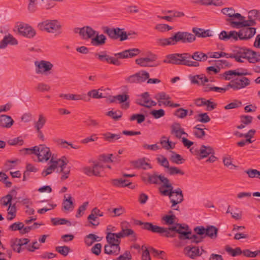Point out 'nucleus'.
Segmentation results:
<instances>
[{
  "instance_id": "52",
  "label": "nucleus",
  "mask_w": 260,
  "mask_h": 260,
  "mask_svg": "<svg viewBox=\"0 0 260 260\" xmlns=\"http://www.w3.org/2000/svg\"><path fill=\"white\" fill-rule=\"evenodd\" d=\"M46 122V118L43 115V114H40L39 115V119L37 122L35 123V127L36 129H41L45 125Z\"/></svg>"
},
{
  "instance_id": "62",
  "label": "nucleus",
  "mask_w": 260,
  "mask_h": 260,
  "mask_svg": "<svg viewBox=\"0 0 260 260\" xmlns=\"http://www.w3.org/2000/svg\"><path fill=\"white\" fill-rule=\"evenodd\" d=\"M242 105V102L238 100H235L233 102L229 103L224 107V109L229 110L235 108H238L241 107Z\"/></svg>"
},
{
  "instance_id": "54",
  "label": "nucleus",
  "mask_w": 260,
  "mask_h": 260,
  "mask_svg": "<svg viewBox=\"0 0 260 260\" xmlns=\"http://www.w3.org/2000/svg\"><path fill=\"white\" fill-rule=\"evenodd\" d=\"M24 226V224L21 222H14L9 227V230L11 231H19L21 235V232Z\"/></svg>"
},
{
  "instance_id": "34",
  "label": "nucleus",
  "mask_w": 260,
  "mask_h": 260,
  "mask_svg": "<svg viewBox=\"0 0 260 260\" xmlns=\"http://www.w3.org/2000/svg\"><path fill=\"white\" fill-rule=\"evenodd\" d=\"M192 32L194 34L195 36L198 37L206 38L212 36L209 29L205 30L203 28L193 27Z\"/></svg>"
},
{
  "instance_id": "50",
  "label": "nucleus",
  "mask_w": 260,
  "mask_h": 260,
  "mask_svg": "<svg viewBox=\"0 0 260 260\" xmlns=\"http://www.w3.org/2000/svg\"><path fill=\"white\" fill-rule=\"evenodd\" d=\"M193 231L196 233L195 235H199V237H203L204 239L206 237L207 226L204 227L202 225L197 226L194 228Z\"/></svg>"
},
{
  "instance_id": "8",
  "label": "nucleus",
  "mask_w": 260,
  "mask_h": 260,
  "mask_svg": "<svg viewBox=\"0 0 260 260\" xmlns=\"http://www.w3.org/2000/svg\"><path fill=\"white\" fill-rule=\"evenodd\" d=\"M38 27L42 31L53 34L60 30L61 28V25L57 20H46L40 22Z\"/></svg>"
},
{
  "instance_id": "10",
  "label": "nucleus",
  "mask_w": 260,
  "mask_h": 260,
  "mask_svg": "<svg viewBox=\"0 0 260 260\" xmlns=\"http://www.w3.org/2000/svg\"><path fill=\"white\" fill-rule=\"evenodd\" d=\"M149 78V74L145 71H141L125 78L128 83H138L145 82Z\"/></svg>"
},
{
  "instance_id": "41",
  "label": "nucleus",
  "mask_w": 260,
  "mask_h": 260,
  "mask_svg": "<svg viewBox=\"0 0 260 260\" xmlns=\"http://www.w3.org/2000/svg\"><path fill=\"white\" fill-rule=\"evenodd\" d=\"M103 136L105 141L109 143H113L115 140H118L120 138V134H112L110 132L103 134Z\"/></svg>"
},
{
  "instance_id": "64",
  "label": "nucleus",
  "mask_w": 260,
  "mask_h": 260,
  "mask_svg": "<svg viewBox=\"0 0 260 260\" xmlns=\"http://www.w3.org/2000/svg\"><path fill=\"white\" fill-rule=\"evenodd\" d=\"M193 133L194 136L198 139H203L206 135L204 128L202 127H197V126H194L193 127Z\"/></svg>"
},
{
  "instance_id": "58",
  "label": "nucleus",
  "mask_w": 260,
  "mask_h": 260,
  "mask_svg": "<svg viewBox=\"0 0 260 260\" xmlns=\"http://www.w3.org/2000/svg\"><path fill=\"white\" fill-rule=\"evenodd\" d=\"M244 18V17L243 16L242 18H238L239 21L237 22L234 21L233 18H229L227 19V21L231 23V25L232 26V27L235 28H241L243 27V19Z\"/></svg>"
},
{
  "instance_id": "56",
  "label": "nucleus",
  "mask_w": 260,
  "mask_h": 260,
  "mask_svg": "<svg viewBox=\"0 0 260 260\" xmlns=\"http://www.w3.org/2000/svg\"><path fill=\"white\" fill-rule=\"evenodd\" d=\"M51 221L53 225H62L69 223V225H71V222L65 218H52Z\"/></svg>"
},
{
  "instance_id": "51",
  "label": "nucleus",
  "mask_w": 260,
  "mask_h": 260,
  "mask_svg": "<svg viewBox=\"0 0 260 260\" xmlns=\"http://www.w3.org/2000/svg\"><path fill=\"white\" fill-rule=\"evenodd\" d=\"M158 45L161 46H173V42L172 40V37L168 38L158 39L156 40Z\"/></svg>"
},
{
  "instance_id": "38",
  "label": "nucleus",
  "mask_w": 260,
  "mask_h": 260,
  "mask_svg": "<svg viewBox=\"0 0 260 260\" xmlns=\"http://www.w3.org/2000/svg\"><path fill=\"white\" fill-rule=\"evenodd\" d=\"M120 249L116 246H113L110 244H106L104 246V253L109 255H117L120 252Z\"/></svg>"
},
{
  "instance_id": "11",
  "label": "nucleus",
  "mask_w": 260,
  "mask_h": 260,
  "mask_svg": "<svg viewBox=\"0 0 260 260\" xmlns=\"http://www.w3.org/2000/svg\"><path fill=\"white\" fill-rule=\"evenodd\" d=\"M165 178L161 174L157 175L156 172H154L153 174L146 173L141 176V179L144 182L150 184H157L159 183V180L162 183Z\"/></svg>"
},
{
  "instance_id": "46",
  "label": "nucleus",
  "mask_w": 260,
  "mask_h": 260,
  "mask_svg": "<svg viewBox=\"0 0 260 260\" xmlns=\"http://www.w3.org/2000/svg\"><path fill=\"white\" fill-rule=\"evenodd\" d=\"M183 34L182 31H179L175 32L172 36V40L173 42L174 45H176L178 43H181L183 44Z\"/></svg>"
},
{
  "instance_id": "63",
  "label": "nucleus",
  "mask_w": 260,
  "mask_h": 260,
  "mask_svg": "<svg viewBox=\"0 0 260 260\" xmlns=\"http://www.w3.org/2000/svg\"><path fill=\"white\" fill-rule=\"evenodd\" d=\"M86 96L88 97L90 99V98H92L93 99H101L103 98L104 96H103V94L99 92V90L93 89L87 92V94Z\"/></svg>"
},
{
  "instance_id": "30",
  "label": "nucleus",
  "mask_w": 260,
  "mask_h": 260,
  "mask_svg": "<svg viewBox=\"0 0 260 260\" xmlns=\"http://www.w3.org/2000/svg\"><path fill=\"white\" fill-rule=\"evenodd\" d=\"M67 163L62 159H59L58 167L60 168V172L63 174L61 176L60 179L63 181L69 177L70 170L69 168L65 170Z\"/></svg>"
},
{
  "instance_id": "17",
  "label": "nucleus",
  "mask_w": 260,
  "mask_h": 260,
  "mask_svg": "<svg viewBox=\"0 0 260 260\" xmlns=\"http://www.w3.org/2000/svg\"><path fill=\"white\" fill-rule=\"evenodd\" d=\"M157 59L156 55L151 53L149 57H141L136 59V63L142 67H147L149 66L150 62H154Z\"/></svg>"
},
{
  "instance_id": "3",
  "label": "nucleus",
  "mask_w": 260,
  "mask_h": 260,
  "mask_svg": "<svg viewBox=\"0 0 260 260\" xmlns=\"http://www.w3.org/2000/svg\"><path fill=\"white\" fill-rule=\"evenodd\" d=\"M168 232L167 238H174L177 234H179L178 238L180 240H186L189 238V235L192 234L189 226L187 224H182L176 223L174 225L168 227Z\"/></svg>"
},
{
  "instance_id": "33",
  "label": "nucleus",
  "mask_w": 260,
  "mask_h": 260,
  "mask_svg": "<svg viewBox=\"0 0 260 260\" xmlns=\"http://www.w3.org/2000/svg\"><path fill=\"white\" fill-rule=\"evenodd\" d=\"M238 49H235L233 55H237L238 56H244L248 61V57L250 55L251 50L245 47H236Z\"/></svg>"
},
{
  "instance_id": "60",
  "label": "nucleus",
  "mask_w": 260,
  "mask_h": 260,
  "mask_svg": "<svg viewBox=\"0 0 260 260\" xmlns=\"http://www.w3.org/2000/svg\"><path fill=\"white\" fill-rule=\"evenodd\" d=\"M70 250V248L67 246H57L55 247V251L63 256H67Z\"/></svg>"
},
{
  "instance_id": "24",
  "label": "nucleus",
  "mask_w": 260,
  "mask_h": 260,
  "mask_svg": "<svg viewBox=\"0 0 260 260\" xmlns=\"http://www.w3.org/2000/svg\"><path fill=\"white\" fill-rule=\"evenodd\" d=\"M184 251L186 252V255L192 259L202 254V253L200 252L199 247L187 246L184 248Z\"/></svg>"
},
{
  "instance_id": "28",
  "label": "nucleus",
  "mask_w": 260,
  "mask_h": 260,
  "mask_svg": "<svg viewBox=\"0 0 260 260\" xmlns=\"http://www.w3.org/2000/svg\"><path fill=\"white\" fill-rule=\"evenodd\" d=\"M189 56L188 60L193 59L198 62V61H205L208 59V55L201 51H196L192 54L189 53Z\"/></svg>"
},
{
  "instance_id": "26",
  "label": "nucleus",
  "mask_w": 260,
  "mask_h": 260,
  "mask_svg": "<svg viewBox=\"0 0 260 260\" xmlns=\"http://www.w3.org/2000/svg\"><path fill=\"white\" fill-rule=\"evenodd\" d=\"M14 123V121L10 116L6 115H0V127L10 128Z\"/></svg>"
},
{
  "instance_id": "6",
  "label": "nucleus",
  "mask_w": 260,
  "mask_h": 260,
  "mask_svg": "<svg viewBox=\"0 0 260 260\" xmlns=\"http://www.w3.org/2000/svg\"><path fill=\"white\" fill-rule=\"evenodd\" d=\"M159 191L161 195L168 196L170 198L173 196V194H176V197L183 196L181 188H177L174 189L173 186L170 183L169 179L166 177L163 181L162 184L159 188Z\"/></svg>"
},
{
  "instance_id": "16",
  "label": "nucleus",
  "mask_w": 260,
  "mask_h": 260,
  "mask_svg": "<svg viewBox=\"0 0 260 260\" xmlns=\"http://www.w3.org/2000/svg\"><path fill=\"white\" fill-rule=\"evenodd\" d=\"M36 66V72L37 74H42L52 69L53 64L49 61L41 60L40 62L36 61L35 62Z\"/></svg>"
},
{
  "instance_id": "61",
  "label": "nucleus",
  "mask_w": 260,
  "mask_h": 260,
  "mask_svg": "<svg viewBox=\"0 0 260 260\" xmlns=\"http://www.w3.org/2000/svg\"><path fill=\"white\" fill-rule=\"evenodd\" d=\"M136 120L138 124L144 122L145 120V115L143 114H134L129 118L130 121Z\"/></svg>"
},
{
  "instance_id": "32",
  "label": "nucleus",
  "mask_w": 260,
  "mask_h": 260,
  "mask_svg": "<svg viewBox=\"0 0 260 260\" xmlns=\"http://www.w3.org/2000/svg\"><path fill=\"white\" fill-rule=\"evenodd\" d=\"M218 229L212 225L207 226L206 237H209L211 239H215L218 236Z\"/></svg>"
},
{
  "instance_id": "4",
  "label": "nucleus",
  "mask_w": 260,
  "mask_h": 260,
  "mask_svg": "<svg viewBox=\"0 0 260 260\" xmlns=\"http://www.w3.org/2000/svg\"><path fill=\"white\" fill-rule=\"evenodd\" d=\"M26 153L34 154L38 156L40 162L47 161L51 156V153L49 147L45 145H40L30 148H25Z\"/></svg>"
},
{
  "instance_id": "7",
  "label": "nucleus",
  "mask_w": 260,
  "mask_h": 260,
  "mask_svg": "<svg viewBox=\"0 0 260 260\" xmlns=\"http://www.w3.org/2000/svg\"><path fill=\"white\" fill-rule=\"evenodd\" d=\"M104 32L112 40H117L119 38L120 41H123L128 39V35L123 29L119 27L109 28L108 26H104L102 28Z\"/></svg>"
},
{
  "instance_id": "18",
  "label": "nucleus",
  "mask_w": 260,
  "mask_h": 260,
  "mask_svg": "<svg viewBox=\"0 0 260 260\" xmlns=\"http://www.w3.org/2000/svg\"><path fill=\"white\" fill-rule=\"evenodd\" d=\"M145 157L139 158L137 160H133L131 164L133 167L135 169L146 170L147 168L151 169L152 167L150 164L146 162Z\"/></svg>"
},
{
  "instance_id": "22",
  "label": "nucleus",
  "mask_w": 260,
  "mask_h": 260,
  "mask_svg": "<svg viewBox=\"0 0 260 260\" xmlns=\"http://www.w3.org/2000/svg\"><path fill=\"white\" fill-rule=\"evenodd\" d=\"M130 226L131 225L129 223L126 221H123L121 223V230L124 237L132 236L134 240H136L137 238L136 234L133 230L129 229Z\"/></svg>"
},
{
  "instance_id": "5",
  "label": "nucleus",
  "mask_w": 260,
  "mask_h": 260,
  "mask_svg": "<svg viewBox=\"0 0 260 260\" xmlns=\"http://www.w3.org/2000/svg\"><path fill=\"white\" fill-rule=\"evenodd\" d=\"M134 223L136 225L142 226V229L143 230L149 231L154 233H158L160 234L161 236L167 238V235H168V228L154 225L151 222H144L137 219L134 220Z\"/></svg>"
},
{
  "instance_id": "45",
  "label": "nucleus",
  "mask_w": 260,
  "mask_h": 260,
  "mask_svg": "<svg viewBox=\"0 0 260 260\" xmlns=\"http://www.w3.org/2000/svg\"><path fill=\"white\" fill-rule=\"evenodd\" d=\"M8 214L9 215H11V216H8L7 219L8 220H13L16 216V212H17V209H16V204L14 203L13 204H10V205H9V207L7 209Z\"/></svg>"
},
{
  "instance_id": "13",
  "label": "nucleus",
  "mask_w": 260,
  "mask_h": 260,
  "mask_svg": "<svg viewBox=\"0 0 260 260\" xmlns=\"http://www.w3.org/2000/svg\"><path fill=\"white\" fill-rule=\"evenodd\" d=\"M256 33V28L243 27L237 31V40H248L252 38Z\"/></svg>"
},
{
  "instance_id": "43",
  "label": "nucleus",
  "mask_w": 260,
  "mask_h": 260,
  "mask_svg": "<svg viewBox=\"0 0 260 260\" xmlns=\"http://www.w3.org/2000/svg\"><path fill=\"white\" fill-rule=\"evenodd\" d=\"M171 155L170 156V160L176 164H182L185 161V159L182 157L181 155L177 154L174 151H171Z\"/></svg>"
},
{
  "instance_id": "53",
  "label": "nucleus",
  "mask_w": 260,
  "mask_h": 260,
  "mask_svg": "<svg viewBox=\"0 0 260 260\" xmlns=\"http://www.w3.org/2000/svg\"><path fill=\"white\" fill-rule=\"evenodd\" d=\"M188 110L182 108L176 110L174 112V115L179 118H184L187 115Z\"/></svg>"
},
{
  "instance_id": "42",
  "label": "nucleus",
  "mask_w": 260,
  "mask_h": 260,
  "mask_svg": "<svg viewBox=\"0 0 260 260\" xmlns=\"http://www.w3.org/2000/svg\"><path fill=\"white\" fill-rule=\"evenodd\" d=\"M233 76H237V69L226 71L223 74H220L219 78L224 80H231L233 78Z\"/></svg>"
},
{
  "instance_id": "29",
  "label": "nucleus",
  "mask_w": 260,
  "mask_h": 260,
  "mask_svg": "<svg viewBox=\"0 0 260 260\" xmlns=\"http://www.w3.org/2000/svg\"><path fill=\"white\" fill-rule=\"evenodd\" d=\"M113 185L116 187H128L129 188H133L132 183L128 180L122 179H114L112 180Z\"/></svg>"
},
{
  "instance_id": "49",
  "label": "nucleus",
  "mask_w": 260,
  "mask_h": 260,
  "mask_svg": "<svg viewBox=\"0 0 260 260\" xmlns=\"http://www.w3.org/2000/svg\"><path fill=\"white\" fill-rule=\"evenodd\" d=\"M228 85L229 89L232 88L234 91L242 89V86L240 85L239 82H238V78L231 80Z\"/></svg>"
},
{
  "instance_id": "31",
  "label": "nucleus",
  "mask_w": 260,
  "mask_h": 260,
  "mask_svg": "<svg viewBox=\"0 0 260 260\" xmlns=\"http://www.w3.org/2000/svg\"><path fill=\"white\" fill-rule=\"evenodd\" d=\"M112 235H114V233L109 232L106 236V238L108 243L120 249L119 246L121 242L120 240L116 239V237Z\"/></svg>"
},
{
  "instance_id": "36",
  "label": "nucleus",
  "mask_w": 260,
  "mask_h": 260,
  "mask_svg": "<svg viewBox=\"0 0 260 260\" xmlns=\"http://www.w3.org/2000/svg\"><path fill=\"white\" fill-rule=\"evenodd\" d=\"M222 13L230 18H242L243 16L239 13H235V11L233 8H224L221 10Z\"/></svg>"
},
{
  "instance_id": "14",
  "label": "nucleus",
  "mask_w": 260,
  "mask_h": 260,
  "mask_svg": "<svg viewBox=\"0 0 260 260\" xmlns=\"http://www.w3.org/2000/svg\"><path fill=\"white\" fill-rule=\"evenodd\" d=\"M75 33H79L83 39H88L93 37L96 31L91 27L86 26L82 28H75L74 29Z\"/></svg>"
},
{
  "instance_id": "19",
  "label": "nucleus",
  "mask_w": 260,
  "mask_h": 260,
  "mask_svg": "<svg viewBox=\"0 0 260 260\" xmlns=\"http://www.w3.org/2000/svg\"><path fill=\"white\" fill-rule=\"evenodd\" d=\"M16 189H18L19 188L14 186V188L10 191L9 193L1 198V203L3 206H7L8 205H10V204H12L13 197H16L17 193L16 190Z\"/></svg>"
},
{
  "instance_id": "47",
  "label": "nucleus",
  "mask_w": 260,
  "mask_h": 260,
  "mask_svg": "<svg viewBox=\"0 0 260 260\" xmlns=\"http://www.w3.org/2000/svg\"><path fill=\"white\" fill-rule=\"evenodd\" d=\"M182 33L183 44L191 43L196 40V37L194 35L187 31H182Z\"/></svg>"
},
{
  "instance_id": "27",
  "label": "nucleus",
  "mask_w": 260,
  "mask_h": 260,
  "mask_svg": "<svg viewBox=\"0 0 260 260\" xmlns=\"http://www.w3.org/2000/svg\"><path fill=\"white\" fill-rule=\"evenodd\" d=\"M139 98L136 100V103L140 106L144 107L150 102V94L148 92H145L139 95Z\"/></svg>"
},
{
  "instance_id": "37",
  "label": "nucleus",
  "mask_w": 260,
  "mask_h": 260,
  "mask_svg": "<svg viewBox=\"0 0 260 260\" xmlns=\"http://www.w3.org/2000/svg\"><path fill=\"white\" fill-rule=\"evenodd\" d=\"M91 38V44L94 46L103 45L106 43V37L103 34L100 35L97 34L95 37Z\"/></svg>"
},
{
  "instance_id": "39",
  "label": "nucleus",
  "mask_w": 260,
  "mask_h": 260,
  "mask_svg": "<svg viewBox=\"0 0 260 260\" xmlns=\"http://www.w3.org/2000/svg\"><path fill=\"white\" fill-rule=\"evenodd\" d=\"M225 250L229 255L233 257L242 254V250L239 247H237L235 249H233V248H232L231 247L228 245L225 246Z\"/></svg>"
},
{
  "instance_id": "20",
  "label": "nucleus",
  "mask_w": 260,
  "mask_h": 260,
  "mask_svg": "<svg viewBox=\"0 0 260 260\" xmlns=\"http://www.w3.org/2000/svg\"><path fill=\"white\" fill-rule=\"evenodd\" d=\"M59 97L68 100H83L85 102H89L90 99L86 96V94H63L61 93L59 95Z\"/></svg>"
},
{
  "instance_id": "48",
  "label": "nucleus",
  "mask_w": 260,
  "mask_h": 260,
  "mask_svg": "<svg viewBox=\"0 0 260 260\" xmlns=\"http://www.w3.org/2000/svg\"><path fill=\"white\" fill-rule=\"evenodd\" d=\"M248 61L252 63L260 62V53L251 50L250 55L248 57Z\"/></svg>"
},
{
  "instance_id": "2",
  "label": "nucleus",
  "mask_w": 260,
  "mask_h": 260,
  "mask_svg": "<svg viewBox=\"0 0 260 260\" xmlns=\"http://www.w3.org/2000/svg\"><path fill=\"white\" fill-rule=\"evenodd\" d=\"M189 56V53L170 54L166 56V59L164 60V62L188 67H199V63L188 60Z\"/></svg>"
},
{
  "instance_id": "40",
  "label": "nucleus",
  "mask_w": 260,
  "mask_h": 260,
  "mask_svg": "<svg viewBox=\"0 0 260 260\" xmlns=\"http://www.w3.org/2000/svg\"><path fill=\"white\" fill-rule=\"evenodd\" d=\"M176 217L174 214L166 215L162 217V220L164 224L168 225L173 226L175 224Z\"/></svg>"
},
{
  "instance_id": "35",
  "label": "nucleus",
  "mask_w": 260,
  "mask_h": 260,
  "mask_svg": "<svg viewBox=\"0 0 260 260\" xmlns=\"http://www.w3.org/2000/svg\"><path fill=\"white\" fill-rule=\"evenodd\" d=\"M50 162L52 163L51 165L48 167L45 170H44L42 172V175L43 177H46L48 175L52 173V172L58 166L59 160H53L52 158L50 160Z\"/></svg>"
},
{
  "instance_id": "1",
  "label": "nucleus",
  "mask_w": 260,
  "mask_h": 260,
  "mask_svg": "<svg viewBox=\"0 0 260 260\" xmlns=\"http://www.w3.org/2000/svg\"><path fill=\"white\" fill-rule=\"evenodd\" d=\"M140 52L141 50L138 48H130L114 54L116 57L107 54L106 51L102 52V54L96 53L95 54V56H97L99 60L102 62L119 66L121 64L119 59L133 58L138 55Z\"/></svg>"
},
{
  "instance_id": "21",
  "label": "nucleus",
  "mask_w": 260,
  "mask_h": 260,
  "mask_svg": "<svg viewBox=\"0 0 260 260\" xmlns=\"http://www.w3.org/2000/svg\"><path fill=\"white\" fill-rule=\"evenodd\" d=\"M8 44L16 45L18 44V41L11 34L5 36L0 42V49L5 48Z\"/></svg>"
},
{
  "instance_id": "23",
  "label": "nucleus",
  "mask_w": 260,
  "mask_h": 260,
  "mask_svg": "<svg viewBox=\"0 0 260 260\" xmlns=\"http://www.w3.org/2000/svg\"><path fill=\"white\" fill-rule=\"evenodd\" d=\"M237 31L235 30H231L228 32L225 30H222L219 34V39L224 41H227L230 39L234 41H237Z\"/></svg>"
},
{
  "instance_id": "59",
  "label": "nucleus",
  "mask_w": 260,
  "mask_h": 260,
  "mask_svg": "<svg viewBox=\"0 0 260 260\" xmlns=\"http://www.w3.org/2000/svg\"><path fill=\"white\" fill-rule=\"evenodd\" d=\"M149 114L155 119H158L165 115V111L162 109L152 110L149 112Z\"/></svg>"
},
{
  "instance_id": "57",
  "label": "nucleus",
  "mask_w": 260,
  "mask_h": 260,
  "mask_svg": "<svg viewBox=\"0 0 260 260\" xmlns=\"http://www.w3.org/2000/svg\"><path fill=\"white\" fill-rule=\"evenodd\" d=\"M196 119L197 121L204 123H208L211 120L207 113H203L198 114L196 117Z\"/></svg>"
},
{
  "instance_id": "15",
  "label": "nucleus",
  "mask_w": 260,
  "mask_h": 260,
  "mask_svg": "<svg viewBox=\"0 0 260 260\" xmlns=\"http://www.w3.org/2000/svg\"><path fill=\"white\" fill-rule=\"evenodd\" d=\"M210 154H215L213 148L209 146L202 145L199 150H196L194 155L198 156V159H202L208 157Z\"/></svg>"
},
{
  "instance_id": "44",
  "label": "nucleus",
  "mask_w": 260,
  "mask_h": 260,
  "mask_svg": "<svg viewBox=\"0 0 260 260\" xmlns=\"http://www.w3.org/2000/svg\"><path fill=\"white\" fill-rule=\"evenodd\" d=\"M72 197L69 195L68 198L63 200L62 205L63 208L65 210L72 211L74 208V203L72 200Z\"/></svg>"
},
{
  "instance_id": "55",
  "label": "nucleus",
  "mask_w": 260,
  "mask_h": 260,
  "mask_svg": "<svg viewBox=\"0 0 260 260\" xmlns=\"http://www.w3.org/2000/svg\"><path fill=\"white\" fill-rule=\"evenodd\" d=\"M11 247L13 250L19 253L22 251L24 250V248H21L19 243L16 240V238L12 239L10 241Z\"/></svg>"
},
{
  "instance_id": "25",
  "label": "nucleus",
  "mask_w": 260,
  "mask_h": 260,
  "mask_svg": "<svg viewBox=\"0 0 260 260\" xmlns=\"http://www.w3.org/2000/svg\"><path fill=\"white\" fill-rule=\"evenodd\" d=\"M116 99L118 103L122 104L121 108L123 109L129 108L130 104L127 101L129 99V96L125 93L116 95Z\"/></svg>"
},
{
  "instance_id": "12",
  "label": "nucleus",
  "mask_w": 260,
  "mask_h": 260,
  "mask_svg": "<svg viewBox=\"0 0 260 260\" xmlns=\"http://www.w3.org/2000/svg\"><path fill=\"white\" fill-rule=\"evenodd\" d=\"M18 31L19 35L29 39L34 38L36 35V31L30 25L20 23L17 25Z\"/></svg>"
},
{
  "instance_id": "9",
  "label": "nucleus",
  "mask_w": 260,
  "mask_h": 260,
  "mask_svg": "<svg viewBox=\"0 0 260 260\" xmlns=\"http://www.w3.org/2000/svg\"><path fill=\"white\" fill-rule=\"evenodd\" d=\"M189 79L191 84H197L198 85H203V90L205 92H208L211 91H214V87L211 84H205V83L208 82L209 79L206 76L202 74L201 75H196L189 77Z\"/></svg>"
}]
</instances>
